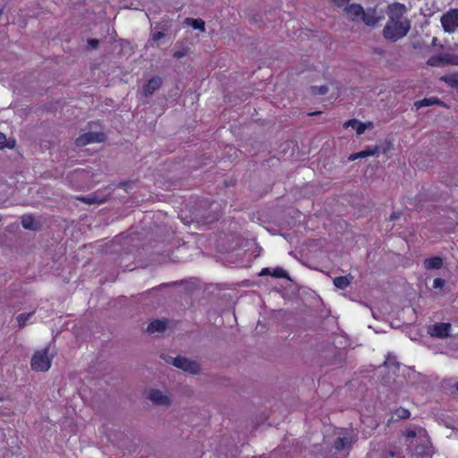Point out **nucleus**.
Returning a JSON list of instances; mask_svg holds the SVG:
<instances>
[{"label":"nucleus","instance_id":"nucleus-35","mask_svg":"<svg viewBox=\"0 0 458 458\" xmlns=\"http://www.w3.org/2000/svg\"><path fill=\"white\" fill-rule=\"evenodd\" d=\"M333 4H335L338 7L344 6L345 4H348L350 0H330Z\"/></svg>","mask_w":458,"mask_h":458},{"label":"nucleus","instance_id":"nucleus-7","mask_svg":"<svg viewBox=\"0 0 458 458\" xmlns=\"http://www.w3.org/2000/svg\"><path fill=\"white\" fill-rule=\"evenodd\" d=\"M407 8L403 4L395 2L388 5V21H410L408 19L403 18Z\"/></svg>","mask_w":458,"mask_h":458},{"label":"nucleus","instance_id":"nucleus-38","mask_svg":"<svg viewBox=\"0 0 458 458\" xmlns=\"http://www.w3.org/2000/svg\"><path fill=\"white\" fill-rule=\"evenodd\" d=\"M161 357L165 362L172 364V365H173V360L175 358V357H172L169 355H162Z\"/></svg>","mask_w":458,"mask_h":458},{"label":"nucleus","instance_id":"nucleus-16","mask_svg":"<svg viewBox=\"0 0 458 458\" xmlns=\"http://www.w3.org/2000/svg\"><path fill=\"white\" fill-rule=\"evenodd\" d=\"M380 19L381 17L377 14V9L369 8L367 12L364 11V14H362L360 21L368 26H375Z\"/></svg>","mask_w":458,"mask_h":458},{"label":"nucleus","instance_id":"nucleus-20","mask_svg":"<svg viewBox=\"0 0 458 458\" xmlns=\"http://www.w3.org/2000/svg\"><path fill=\"white\" fill-rule=\"evenodd\" d=\"M352 441L351 438L347 437H338L335 439L334 443V447L337 451H342L345 449H350L352 446Z\"/></svg>","mask_w":458,"mask_h":458},{"label":"nucleus","instance_id":"nucleus-36","mask_svg":"<svg viewBox=\"0 0 458 458\" xmlns=\"http://www.w3.org/2000/svg\"><path fill=\"white\" fill-rule=\"evenodd\" d=\"M88 44L91 48H97L99 45V41L96 38H91L89 39Z\"/></svg>","mask_w":458,"mask_h":458},{"label":"nucleus","instance_id":"nucleus-8","mask_svg":"<svg viewBox=\"0 0 458 458\" xmlns=\"http://www.w3.org/2000/svg\"><path fill=\"white\" fill-rule=\"evenodd\" d=\"M106 140V135L103 132H86L80 135L75 140V144L78 147H83L89 143L103 142Z\"/></svg>","mask_w":458,"mask_h":458},{"label":"nucleus","instance_id":"nucleus-23","mask_svg":"<svg viewBox=\"0 0 458 458\" xmlns=\"http://www.w3.org/2000/svg\"><path fill=\"white\" fill-rule=\"evenodd\" d=\"M276 293L284 299H295L298 296L297 288H276Z\"/></svg>","mask_w":458,"mask_h":458},{"label":"nucleus","instance_id":"nucleus-9","mask_svg":"<svg viewBox=\"0 0 458 458\" xmlns=\"http://www.w3.org/2000/svg\"><path fill=\"white\" fill-rule=\"evenodd\" d=\"M450 329V323H436L428 328V334L434 337L445 338L449 336Z\"/></svg>","mask_w":458,"mask_h":458},{"label":"nucleus","instance_id":"nucleus-22","mask_svg":"<svg viewBox=\"0 0 458 458\" xmlns=\"http://www.w3.org/2000/svg\"><path fill=\"white\" fill-rule=\"evenodd\" d=\"M440 81L445 82L451 88L458 89V73L445 74L440 78Z\"/></svg>","mask_w":458,"mask_h":458},{"label":"nucleus","instance_id":"nucleus-31","mask_svg":"<svg viewBox=\"0 0 458 458\" xmlns=\"http://www.w3.org/2000/svg\"><path fill=\"white\" fill-rule=\"evenodd\" d=\"M4 147L11 148L13 147V144L6 143L5 134L3 132H0V148H3Z\"/></svg>","mask_w":458,"mask_h":458},{"label":"nucleus","instance_id":"nucleus-30","mask_svg":"<svg viewBox=\"0 0 458 458\" xmlns=\"http://www.w3.org/2000/svg\"><path fill=\"white\" fill-rule=\"evenodd\" d=\"M446 61L445 64H453V65H458V56L454 55H449L445 54Z\"/></svg>","mask_w":458,"mask_h":458},{"label":"nucleus","instance_id":"nucleus-33","mask_svg":"<svg viewBox=\"0 0 458 458\" xmlns=\"http://www.w3.org/2000/svg\"><path fill=\"white\" fill-rule=\"evenodd\" d=\"M411 413L406 409H401L398 411V417L400 419H408L410 417Z\"/></svg>","mask_w":458,"mask_h":458},{"label":"nucleus","instance_id":"nucleus-10","mask_svg":"<svg viewBox=\"0 0 458 458\" xmlns=\"http://www.w3.org/2000/svg\"><path fill=\"white\" fill-rule=\"evenodd\" d=\"M348 19L352 21H357L364 14V8L360 4H350L344 8Z\"/></svg>","mask_w":458,"mask_h":458},{"label":"nucleus","instance_id":"nucleus-2","mask_svg":"<svg viewBox=\"0 0 458 458\" xmlns=\"http://www.w3.org/2000/svg\"><path fill=\"white\" fill-rule=\"evenodd\" d=\"M411 28L410 21H388L384 27L383 36L385 38L395 42L407 35Z\"/></svg>","mask_w":458,"mask_h":458},{"label":"nucleus","instance_id":"nucleus-17","mask_svg":"<svg viewBox=\"0 0 458 458\" xmlns=\"http://www.w3.org/2000/svg\"><path fill=\"white\" fill-rule=\"evenodd\" d=\"M444 265V260L441 257L435 256L424 259L423 266L426 269H440Z\"/></svg>","mask_w":458,"mask_h":458},{"label":"nucleus","instance_id":"nucleus-13","mask_svg":"<svg viewBox=\"0 0 458 458\" xmlns=\"http://www.w3.org/2000/svg\"><path fill=\"white\" fill-rule=\"evenodd\" d=\"M167 329V320L154 319L147 327L146 332L149 335L164 333Z\"/></svg>","mask_w":458,"mask_h":458},{"label":"nucleus","instance_id":"nucleus-27","mask_svg":"<svg viewBox=\"0 0 458 458\" xmlns=\"http://www.w3.org/2000/svg\"><path fill=\"white\" fill-rule=\"evenodd\" d=\"M334 286H349L351 284L349 278L345 276H341L334 278Z\"/></svg>","mask_w":458,"mask_h":458},{"label":"nucleus","instance_id":"nucleus-18","mask_svg":"<svg viewBox=\"0 0 458 458\" xmlns=\"http://www.w3.org/2000/svg\"><path fill=\"white\" fill-rule=\"evenodd\" d=\"M446 57L445 55H435L430 56L428 61L427 64L432 67H443L445 66Z\"/></svg>","mask_w":458,"mask_h":458},{"label":"nucleus","instance_id":"nucleus-25","mask_svg":"<svg viewBox=\"0 0 458 458\" xmlns=\"http://www.w3.org/2000/svg\"><path fill=\"white\" fill-rule=\"evenodd\" d=\"M35 219L30 215H25L21 217V225L25 229L35 230Z\"/></svg>","mask_w":458,"mask_h":458},{"label":"nucleus","instance_id":"nucleus-32","mask_svg":"<svg viewBox=\"0 0 458 458\" xmlns=\"http://www.w3.org/2000/svg\"><path fill=\"white\" fill-rule=\"evenodd\" d=\"M78 199L87 203V204H93V203H101L102 200H98L96 198L93 197H79Z\"/></svg>","mask_w":458,"mask_h":458},{"label":"nucleus","instance_id":"nucleus-4","mask_svg":"<svg viewBox=\"0 0 458 458\" xmlns=\"http://www.w3.org/2000/svg\"><path fill=\"white\" fill-rule=\"evenodd\" d=\"M173 366L192 375H199L201 372V367L198 361L181 355L173 360Z\"/></svg>","mask_w":458,"mask_h":458},{"label":"nucleus","instance_id":"nucleus-28","mask_svg":"<svg viewBox=\"0 0 458 458\" xmlns=\"http://www.w3.org/2000/svg\"><path fill=\"white\" fill-rule=\"evenodd\" d=\"M328 92L327 86L311 87V93L314 95H325Z\"/></svg>","mask_w":458,"mask_h":458},{"label":"nucleus","instance_id":"nucleus-24","mask_svg":"<svg viewBox=\"0 0 458 458\" xmlns=\"http://www.w3.org/2000/svg\"><path fill=\"white\" fill-rule=\"evenodd\" d=\"M186 23L188 25H191L194 30H199L201 31L205 30V22L203 20H201L199 18H198V19L187 18Z\"/></svg>","mask_w":458,"mask_h":458},{"label":"nucleus","instance_id":"nucleus-5","mask_svg":"<svg viewBox=\"0 0 458 458\" xmlns=\"http://www.w3.org/2000/svg\"><path fill=\"white\" fill-rule=\"evenodd\" d=\"M440 22L445 32L454 33L458 29V8H451L444 13Z\"/></svg>","mask_w":458,"mask_h":458},{"label":"nucleus","instance_id":"nucleus-19","mask_svg":"<svg viewBox=\"0 0 458 458\" xmlns=\"http://www.w3.org/2000/svg\"><path fill=\"white\" fill-rule=\"evenodd\" d=\"M432 105H439L444 106V103L438 99L437 98L432 97V98H425L421 100H418L415 102V106L419 109L424 106H429Z\"/></svg>","mask_w":458,"mask_h":458},{"label":"nucleus","instance_id":"nucleus-11","mask_svg":"<svg viewBox=\"0 0 458 458\" xmlns=\"http://www.w3.org/2000/svg\"><path fill=\"white\" fill-rule=\"evenodd\" d=\"M344 127H352L356 131L358 135H361L365 132L367 129H371L373 127V123H362L357 119H350L344 123Z\"/></svg>","mask_w":458,"mask_h":458},{"label":"nucleus","instance_id":"nucleus-6","mask_svg":"<svg viewBox=\"0 0 458 458\" xmlns=\"http://www.w3.org/2000/svg\"><path fill=\"white\" fill-rule=\"evenodd\" d=\"M48 347L37 351L30 361L31 369L36 371H47L51 366V360L47 356Z\"/></svg>","mask_w":458,"mask_h":458},{"label":"nucleus","instance_id":"nucleus-3","mask_svg":"<svg viewBox=\"0 0 458 458\" xmlns=\"http://www.w3.org/2000/svg\"><path fill=\"white\" fill-rule=\"evenodd\" d=\"M146 398L154 406L169 407L172 404V396L168 392H163L157 388H150L146 393Z\"/></svg>","mask_w":458,"mask_h":458},{"label":"nucleus","instance_id":"nucleus-39","mask_svg":"<svg viewBox=\"0 0 458 458\" xmlns=\"http://www.w3.org/2000/svg\"><path fill=\"white\" fill-rule=\"evenodd\" d=\"M184 55H185V52H184V51H175V52L174 53V56L175 58H182V56H184Z\"/></svg>","mask_w":458,"mask_h":458},{"label":"nucleus","instance_id":"nucleus-29","mask_svg":"<svg viewBox=\"0 0 458 458\" xmlns=\"http://www.w3.org/2000/svg\"><path fill=\"white\" fill-rule=\"evenodd\" d=\"M394 366L396 370L399 369V367H400V363L396 360L395 357H388L386 359V360L384 362V366Z\"/></svg>","mask_w":458,"mask_h":458},{"label":"nucleus","instance_id":"nucleus-42","mask_svg":"<svg viewBox=\"0 0 458 458\" xmlns=\"http://www.w3.org/2000/svg\"><path fill=\"white\" fill-rule=\"evenodd\" d=\"M454 388H455V390L458 392V382H456V383L454 385Z\"/></svg>","mask_w":458,"mask_h":458},{"label":"nucleus","instance_id":"nucleus-37","mask_svg":"<svg viewBox=\"0 0 458 458\" xmlns=\"http://www.w3.org/2000/svg\"><path fill=\"white\" fill-rule=\"evenodd\" d=\"M445 282L444 279H442V278H436L434 280L433 286H445Z\"/></svg>","mask_w":458,"mask_h":458},{"label":"nucleus","instance_id":"nucleus-26","mask_svg":"<svg viewBox=\"0 0 458 458\" xmlns=\"http://www.w3.org/2000/svg\"><path fill=\"white\" fill-rule=\"evenodd\" d=\"M34 314V311L29 313H21L19 314L16 318L17 322L19 324V327L22 328L26 326L28 319Z\"/></svg>","mask_w":458,"mask_h":458},{"label":"nucleus","instance_id":"nucleus-12","mask_svg":"<svg viewBox=\"0 0 458 458\" xmlns=\"http://www.w3.org/2000/svg\"><path fill=\"white\" fill-rule=\"evenodd\" d=\"M259 276H271L275 278H285L288 281L292 282V279H291L288 272L281 267H276L274 268L264 267L260 271Z\"/></svg>","mask_w":458,"mask_h":458},{"label":"nucleus","instance_id":"nucleus-14","mask_svg":"<svg viewBox=\"0 0 458 458\" xmlns=\"http://www.w3.org/2000/svg\"><path fill=\"white\" fill-rule=\"evenodd\" d=\"M162 85V80L159 77H153L149 79L143 86L142 92L144 96L148 97L152 95Z\"/></svg>","mask_w":458,"mask_h":458},{"label":"nucleus","instance_id":"nucleus-15","mask_svg":"<svg viewBox=\"0 0 458 458\" xmlns=\"http://www.w3.org/2000/svg\"><path fill=\"white\" fill-rule=\"evenodd\" d=\"M158 286H201V282L197 277H191L189 279H182L172 283H162Z\"/></svg>","mask_w":458,"mask_h":458},{"label":"nucleus","instance_id":"nucleus-21","mask_svg":"<svg viewBox=\"0 0 458 458\" xmlns=\"http://www.w3.org/2000/svg\"><path fill=\"white\" fill-rule=\"evenodd\" d=\"M377 147H374L373 148L364 149V150H361L360 152H356V153L352 154L349 157V160L354 161V160H356L358 158L371 157V156H374L377 153Z\"/></svg>","mask_w":458,"mask_h":458},{"label":"nucleus","instance_id":"nucleus-34","mask_svg":"<svg viewBox=\"0 0 458 458\" xmlns=\"http://www.w3.org/2000/svg\"><path fill=\"white\" fill-rule=\"evenodd\" d=\"M165 32L163 31H157V32H155L153 35H152V39L154 41H157V40H160L161 38H165Z\"/></svg>","mask_w":458,"mask_h":458},{"label":"nucleus","instance_id":"nucleus-1","mask_svg":"<svg viewBox=\"0 0 458 458\" xmlns=\"http://www.w3.org/2000/svg\"><path fill=\"white\" fill-rule=\"evenodd\" d=\"M318 362L320 366L342 367L346 360V351L329 342L317 344Z\"/></svg>","mask_w":458,"mask_h":458},{"label":"nucleus","instance_id":"nucleus-41","mask_svg":"<svg viewBox=\"0 0 458 458\" xmlns=\"http://www.w3.org/2000/svg\"><path fill=\"white\" fill-rule=\"evenodd\" d=\"M416 436V432L414 430H407L406 437H414Z\"/></svg>","mask_w":458,"mask_h":458},{"label":"nucleus","instance_id":"nucleus-40","mask_svg":"<svg viewBox=\"0 0 458 458\" xmlns=\"http://www.w3.org/2000/svg\"><path fill=\"white\" fill-rule=\"evenodd\" d=\"M399 216H400V214H399V213H395V212H394V213H392V214H391V216H390V217H389V220H390V221L396 220V219H398V218H399Z\"/></svg>","mask_w":458,"mask_h":458}]
</instances>
